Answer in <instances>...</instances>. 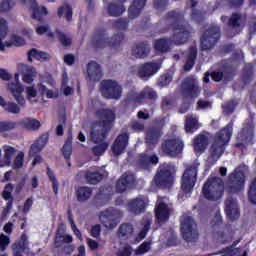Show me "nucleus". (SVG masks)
Here are the masks:
<instances>
[{
	"mask_svg": "<svg viewBox=\"0 0 256 256\" xmlns=\"http://www.w3.org/2000/svg\"><path fill=\"white\" fill-rule=\"evenodd\" d=\"M13 157H15L14 161H25V152L19 151L13 146H9V145L4 146L5 161H11Z\"/></svg>",
	"mask_w": 256,
	"mask_h": 256,
	"instance_id": "32",
	"label": "nucleus"
},
{
	"mask_svg": "<svg viewBox=\"0 0 256 256\" xmlns=\"http://www.w3.org/2000/svg\"><path fill=\"white\" fill-rule=\"evenodd\" d=\"M11 41L15 47H23L25 45L24 38L16 34L11 36Z\"/></svg>",
	"mask_w": 256,
	"mask_h": 256,
	"instance_id": "63",
	"label": "nucleus"
},
{
	"mask_svg": "<svg viewBox=\"0 0 256 256\" xmlns=\"http://www.w3.org/2000/svg\"><path fill=\"white\" fill-rule=\"evenodd\" d=\"M248 199L256 205V178L251 182L248 190Z\"/></svg>",
	"mask_w": 256,
	"mask_h": 256,
	"instance_id": "55",
	"label": "nucleus"
},
{
	"mask_svg": "<svg viewBox=\"0 0 256 256\" xmlns=\"http://www.w3.org/2000/svg\"><path fill=\"white\" fill-rule=\"evenodd\" d=\"M243 16L239 12H234L228 19L227 27L229 29H241V23H242Z\"/></svg>",
	"mask_w": 256,
	"mask_h": 256,
	"instance_id": "42",
	"label": "nucleus"
},
{
	"mask_svg": "<svg viewBox=\"0 0 256 256\" xmlns=\"http://www.w3.org/2000/svg\"><path fill=\"white\" fill-rule=\"evenodd\" d=\"M28 61L33 63V59L36 61H47L49 59V54L43 51H39L36 48H32L27 53Z\"/></svg>",
	"mask_w": 256,
	"mask_h": 256,
	"instance_id": "41",
	"label": "nucleus"
},
{
	"mask_svg": "<svg viewBox=\"0 0 256 256\" xmlns=\"http://www.w3.org/2000/svg\"><path fill=\"white\" fill-rule=\"evenodd\" d=\"M62 154L64 159H71V155L73 154V134L71 133L67 136L65 144L62 147Z\"/></svg>",
	"mask_w": 256,
	"mask_h": 256,
	"instance_id": "43",
	"label": "nucleus"
},
{
	"mask_svg": "<svg viewBox=\"0 0 256 256\" xmlns=\"http://www.w3.org/2000/svg\"><path fill=\"white\" fill-rule=\"evenodd\" d=\"M123 3L125 2H110L106 8L108 15L110 17H121L127 11Z\"/></svg>",
	"mask_w": 256,
	"mask_h": 256,
	"instance_id": "35",
	"label": "nucleus"
},
{
	"mask_svg": "<svg viewBox=\"0 0 256 256\" xmlns=\"http://www.w3.org/2000/svg\"><path fill=\"white\" fill-rule=\"evenodd\" d=\"M38 92L42 97L45 95L47 99H57L59 97V94H55L53 90L47 89V86L43 85V83L38 84Z\"/></svg>",
	"mask_w": 256,
	"mask_h": 256,
	"instance_id": "51",
	"label": "nucleus"
},
{
	"mask_svg": "<svg viewBox=\"0 0 256 256\" xmlns=\"http://www.w3.org/2000/svg\"><path fill=\"white\" fill-rule=\"evenodd\" d=\"M231 137H233V123L230 122L220 129L213 138L209 150L211 161H219L221 159V155L225 153V147L229 145Z\"/></svg>",
	"mask_w": 256,
	"mask_h": 256,
	"instance_id": "3",
	"label": "nucleus"
},
{
	"mask_svg": "<svg viewBox=\"0 0 256 256\" xmlns=\"http://www.w3.org/2000/svg\"><path fill=\"white\" fill-rule=\"evenodd\" d=\"M147 203L149 201L144 196H140L134 198L128 202V211L133 215H141V213H145V209H147Z\"/></svg>",
	"mask_w": 256,
	"mask_h": 256,
	"instance_id": "23",
	"label": "nucleus"
},
{
	"mask_svg": "<svg viewBox=\"0 0 256 256\" xmlns=\"http://www.w3.org/2000/svg\"><path fill=\"white\" fill-rule=\"evenodd\" d=\"M197 167H199V164L197 163L187 167L182 176L181 188L186 195H189L195 187L197 181Z\"/></svg>",
	"mask_w": 256,
	"mask_h": 256,
	"instance_id": "11",
	"label": "nucleus"
},
{
	"mask_svg": "<svg viewBox=\"0 0 256 256\" xmlns=\"http://www.w3.org/2000/svg\"><path fill=\"white\" fill-rule=\"evenodd\" d=\"M133 254V248L129 244L122 245L116 255L117 256H131Z\"/></svg>",
	"mask_w": 256,
	"mask_h": 256,
	"instance_id": "57",
	"label": "nucleus"
},
{
	"mask_svg": "<svg viewBox=\"0 0 256 256\" xmlns=\"http://www.w3.org/2000/svg\"><path fill=\"white\" fill-rule=\"evenodd\" d=\"M55 35L59 43H61L63 47H71V44L73 43V40L71 39V37L67 36L65 33L61 32V30L59 29L55 30Z\"/></svg>",
	"mask_w": 256,
	"mask_h": 256,
	"instance_id": "50",
	"label": "nucleus"
},
{
	"mask_svg": "<svg viewBox=\"0 0 256 256\" xmlns=\"http://www.w3.org/2000/svg\"><path fill=\"white\" fill-rule=\"evenodd\" d=\"M184 147L185 144L179 138L167 139L161 145L162 152L167 157H179L183 153Z\"/></svg>",
	"mask_w": 256,
	"mask_h": 256,
	"instance_id": "13",
	"label": "nucleus"
},
{
	"mask_svg": "<svg viewBox=\"0 0 256 256\" xmlns=\"http://www.w3.org/2000/svg\"><path fill=\"white\" fill-rule=\"evenodd\" d=\"M58 17H63L65 16L66 21H68V23H71V21H73V7H71V5L69 4H64L63 6H60L58 8Z\"/></svg>",
	"mask_w": 256,
	"mask_h": 256,
	"instance_id": "44",
	"label": "nucleus"
},
{
	"mask_svg": "<svg viewBox=\"0 0 256 256\" xmlns=\"http://www.w3.org/2000/svg\"><path fill=\"white\" fill-rule=\"evenodd\" d=\"M10 240L9 236H5V234L0 235V251L3 253L5 249L9 246Z\"/></svg>",
	"mask_w": 256,
	"mask_h": 256,
	"instance_id": "64",
	"label": "nucleus"
},
{
	"mask_svg": "<svg viewBox=\"0 0 256 256\" xmlns=\"http://www.w3.org/2000/svg\"><path fill=\"white\" fill-rule=\"evenodd\" d=\"M95 115L100 120L91 124L90 139L93 143H100L92 148V153L96 157H101L109 147V144L103 141L107 139L111 129H113L117 114L109 108H100L95 112Z\"/></svg>",
	"mask_w": 256,
	"mask_h": 256,
	"instance_id": "1",
	"label": "nucleus"
},
{
	"mask_svg": "<svg viewBox=\"0 0 256 256\" xmlns=\"http://www.w3.org/2000/svg\"><path fill=\"white\" fill-rule=\"evenodd\" d=\"M15 122H0V133H5L7 131H13L16 127Z\"/></svg>",
	"mask_w": 256,
	"mask_h": 256,
	"instance_id": "61",
	"label": "nucleus"
},
{
	"mask_svg": "<svg viewBox=\"0 0 256 256\" xmlns=\"http://www.w3.org/2000/svg\"><path fill=\"white\" fill-rule=\"evenodd\" d=\"M13 184H8L5 186L4 191L2 192V197L5 199V201H8L6 204V207L3 209L1 219L2 221H5L7 219V215H9V211L13 208Z\"/></svg>",
	"mask_w": 256,
	"mask_h": 256,
	"instance_id": "27",
	"label": "nucleus"
},
{
	"mask_svg": "<svg viewBox=\"0 0 256 256\" xmlns=\"http://www.w3.org/2000/svg\"><path fill=\"white\" fill-rule=\"evenodd\" d=\"M181 233L187 243H195L199 239V230L197 229V222L191 216L183 215L181 220Z\"/></svg>",
	"mask_w": 256,
	"mask_h": 256,
	"instance_id": "9",
	"label": "nucleus"
},
{
	"mask_svg": "<svg viewBox=\"0 0 256 256\" xmlns=\"http://www.w3.org/2000/svg\"><path fill=\"white\" fill-rule=\"evenodd\" d=\"M124 40L125 34L123 32H118L109 39L107 30L103 27H99L94 31L91 43L94 49H105V47L117 49V47H121V43H123Z\"/></svg>",
	"mask_w": 256,
	"mask_h": 256,
	"instance_id": "4",
	"label": "nucleus"
},
{
	"mask_svg": "<svg viewBox=\"0 0 256 256\" xmlns=\"http://www.w3.org/2000/svg\"><path fill=\"white\" fill-rule=\"evenodd\" d=\"M225 211L226 215L231 221H235V219H239V204L237 203V199L233 197H228L225 201Z\"/></svg>",
	"mask_w": 256,
	"mask_h": 256,
	"instance_id": "26",
	"label": "nucleus"
},
{
	"mask_svg": "<svg viewBox=\"0 0 256 256\" xmlns=\"http://www.w3.org/2000/svg\"><path fill=\"white\" fill-rule=\"evenodd\" d=\"M253 64L249 63L246 64L243 68V81L245 85H248V83H251V80L253 79V71H254Z\"/></svg>",
	"mask_w": 256,
	"mask_h": 256,
	"instance_id": "49",
	"label": "nucleus"
},
{
	"mask_svg": "<svg viewBox=\"0 0 256 256\" xmlns=\"http://www.w3.org/2000/svg\"><path fill=\"white\" fill-rule=\"evenodd\" d=\"M235 71L236 69L232 65H223L219 70L213 71L211 73V77L215 83H220V81L229 83V81H233V77H235Z\"/></svg>",
	"mask_w": 256,
	"mask_h": 256,
	"instance_id": "18",
	"label": "nucleus"
},
{
	"mask_svg": "<svg viewBox=\"0 0 256 256\" xmlns=\"http://www.w3.org/2000/svg\"><path fill=\"white\" fill-rule=\"evenodd\" d=\"M181 93L184 99H197L201 95V88L193 77H186L181 83Z\"/></svg>",
	"mask_w": 256,
	"mask_h": 256,
	"instance_id": "12",
	"label": "nucleus"
},
{
	"mask_svg": "<svg viewBox=\"0 0 256 256\" xmlns=\"http://www.w3.org/2000/svg\"><path fill=\"white\" fill-rule=\"evenodd\" d=\"M159 69H161V64L157 62H146L138 68V77H140V79L153 77Z\"/></svg>",
	"mask_w": 256,
	"mask_h": 256,
	"instance_id": "25",
	"label": "nucleus"
},
{
	"mask_svg": "<svg viewBox=\"0 0 256 256\" xmlns=\"http://www.w3.org/2000/svg\"><path fill=\"white\" fill-rule=\"evenodd\" d=\"M205 11L198 10L197 8H193L191 10V19L196 23H203L205 21Z\"/></svg>",
	"mask_w": 256,
	"mask_h": 256,
	"instance_id": "52",
	"label": "nucleus"
},
{
	"mask_svg": "<svg viewBox=\"0 0 256 256\" xmlns=\"http://www.w3.org/2000/svg\"><path fill=\"white\" fill-rule=\"evenodd\" d=\"M7 33H9L7 20H5V18H0V51H5V44H3V39L7 37Z\"/></svg>",
	"mask_w": 256,
	"mask_h": 256,
	"instance_id": "46",
	"label": "nucleus"
},
{
	"mask_svg": "<svg viewBox=\"0 0 256 256\" xmlns=\"http://www.w3.org/2000/svg\"><path fill=\"white\" fill-rule=\"evenodd\" d=\"M162 135L163 131H161V128H157L155 126L150 127L146 133V143L155 147V145L159 143Z\"/></svg>",
	"mask_w": 256,
	"mask_h": 256,
	"instance_id": "34",
	"label": "nucleus"
},
{
	"mask_svg": "<svg viewBox=\"0 0 256 256\" xmlns=\"http://www.w3.org/2000/svg\"><path fill=\"white\" fill-rule=\"evenodd\" d=\"M15 7V0H2L0 2V12L7 13V11H11Z\"/></svg>",
	"mask_w": 256,
	"mask_h": 256,
	"instance_id": "54",
	"label": "nucleus"
},
{
	"mask_svg": "<svg viewBox=\"0 0 256 256\" xmlns=\"http://www.w3.org/2000/svg\"><path fill=\"white\" fill-rule=\"evenodd\" d=\"M134 183L135 176L133 174L124 173L116 183V191L118 193H125Z\"/></svg>",
	"mask_w": 256,
	"mask_h": 256,
	"instance_id": "30",
	"label": "nucleus"
},
{
	"mask_svg": "<svg viewBox=\"0 0 256 256\" xmlns=\"http://www.w3.org/2000/svg\"><path fill=\"white\" fill-rule=\"evenodd\" d=\"M72 243L73 236L69 234H61V232L57 231L54 241L55 249H61L63 253L71 255V253L75 251V246H73Z\"/></svg>",
	"mask_w": 256,
	"mask_h": 256,
	"instance_id": "16",
	"label": "nucleus"
},
{
	"mask_svg": "<svg viewBox=\"0 0 256 256\" xmlns=\"http://www.w3.org/2000/svg\"><path fill=\"white\" fill-rule=\"evenodd\" d=\"M91 195H93V189H91V187L81 186L76 190L77 201L80 203L89 201V199H91Z\"/></svg>",
	"mask_w": 256,
	"mask_h": 256,
	"instance_id": "39",
	"label": "nucleus"
},
{
	"mask_svg": "<svg viewBox=\"0 0 256 256\" xmlns=\"http://www.w3.org/2000/svg\"><path fill=\"white\" fill-rule=\"evenodd\" d=\"M127 101L128 103H141L142 98H141V92L136 93V92H130L127 94Z\"/></svg>",
	"mask_w": 256,
	"mask_h": 256,
	"instance_id": "62",
	"label": "nucleus"
},
{
	"mask_svg": "<svg viewBox=\"0 0 256 256\" xmlns=\"http://www.w3.org/2000/svg\"><path fill=\"white\" fill-rule=\"evenodd\" d=\"M155 213L158 223H165L166 221H169L171 209L161 197L157 200Z\"/></svg>",
	"mask_w": 256,
	"mask_h": 256,
	"instance_id": "24",
	"label": "nucleus"
},
{
	"mask_svg": "<svg viewBox=\"0 0 256 256\" xmlns=\"http://www.w3.org/2000/svg\"><path fill=\"white\" fill-rule=\"evenodd\" d=\"M7 33H9L7 20H5V18H0V51H5V44H3V39L7 37Z\"/></svg>",
	"mask_w": 256,
	"mask_h": 256,
	"instance_id": "45",
	"label": "nucleus"
},
{
	"mask_svg": "<svg viewBox=\"0 0 256 256\" xmlns=\"http://www.w3.org/2000/svg\"><path fill=\"white\" fill-rule=\"evenodd\" d=\"M123 213L117 209H107L100 213V221L106 229H115Z\"/></svg>",
	"mask_w": 256,
	"mask_h": 256,
	"instance_id": "14",
	"label": "nucleus"
},
{
	"mask_svg": "<svg viewBox=\"0 0 256 256\" xmlns=\"http://www.w3.org/2000/svg\"><path fill=\"white\" fill-rule=\"evenodd\" d=\"M154 50L156 53H169L171 51V45L169 44V39L159 38L154 41Z\"/></svg>",
	"mask_w": 256,
	"mask_h": 256,
	"instance_id": "40",
	"label": "nucleus"
},
{
	"mask_svg": "<svg viewBox=\"0 0 256 256\" xmlns=\"http://www.w3.org/2000/svg\"><path fill=\"white\" fill-rule=\"evenodd\" d=\"M142 101L144 99H150L151 101H155L157 99V92L152 88H144L143 91L140 92Z\"/></svg>",
	"mask_w": 256,
	"mask_h": 256,
	"instance_id": "53",
	"label": "nucleus"
},
{
	"mask_svg": "<svg viewBox=\"0 0 256 256\" xmlns=\"http://www.w3.org/2000/svg\"><path fill=\"white\" fill-rule=\"evenodd\" d=\"M100 92L104 99H121L123 88L116 80L106 79L100 82Z\"/></svg>",
	"mask_w": 256,
	"mask_h": 256,
	"instance_id": "10",
	"label": "nucleus"
},
{
	"mask_svg": "<svg viewBox=\"0 0 256 256\" xmlns=\"http://www.w3.org/2000/svg\"><path fill=\"white\" fill-rule=\"evenodd\" d=\"M135 228L131 223H123L119 226L117 236L121 241H128L133 239Z\"/></svg>",
	"mask_w": 256,
	"mask_h": 256,
	"instance_id": "33",
	"label": "nucleus"
},
{
	"mask_svg": "<svg viewBox=\"0 0 256 256\" xmlns=\"http://www.w3.org/2000/svg\"><path fill=\"white\" fill-rule=\"evenodd\" d=\"M128 145H129V133L125 132V133L119 134L116 137L111 147L113 155H115L116 157H118V155H123Z\"/></svg>",
	"mask_w": 256,
	"mask_h": 256,
	"instance_id": "21",
	"label": "nucleus"
},
{
	"mask_svg": "<svg viewBox=\"0 0 256 256\" xmlns=\"http://www.w3.org/2000/svg\"><path fill=\"white\" fill-rule=\"evenodd\" d=\"M21 125L28 131H37L41 127V122L37 119L26 118L22 120Z\"/></svg>",
	"mask_w": 256,
	"mask_h": 256,
	"instance_id": "47",
	"label": "nucleus"
},
{
	"mask_svg": "<svg viewBox=\"0 0 256 256\" xmlns=\"http://www.w3.org/2000/svg\"><path fill=\"white\" fill-rule=\"evenodd\" d=\"M0 107H3L4 111H7L8 113H12L13 115H19V113H21V107L25 106H21L19 105V103L17 104L15 102H7L5 101V98L0 96Z\"/></svg>",
	"mask_w": 256,
	"mask_h": 256,
	"instance_id": "36",
	"label": "nucleus"
},
{
	"mask_svg": "<svg viewBox=\"0 0 256 256\" xmlns=\"http://www.w3.org/2000/svg\"><path fill=\"white\" fill-rule=\"evenodd\" d=\"M192 147L197 157L203 155L207 151V147H209V136L202 133L196 135L192 140Z\"/></svg>",
	"mask_w": 256,
	"mask_h": 256,
	"instance_id": "22",
	"label": "nucleus"
},
{
	"mask_svg": "<svg viewBox=\"0 0 256 256\" xmlns=\"http://www.w3.org/2000/svg\"><path fill=\"white\" fill-rule=\"evenodd\" d=\"M253 137V127L249 125L243 127L236 137L235 147L243 151V149H246L247 145L253 141Z\"/></svg>",
	"mask_w": 256,
	"mask_h": 256,
	"instance_id": "20",
	"label": "nucleus"
},
{
	"mask_svg": "<svg viewBox=\"0 0 256 256\" xmlns=\"http://www.w3.org/2000/svg\"><path fill=\"white\" fill-rule=\"evenodd\" d=\"M200 127H201V124H199V119H197V117H193V116L186 117L185 124H184V129L186 133L193 135V133H196Z\"/></svg>",
	"mask_w": 256,
	"mask_h": 256,
	"instance_id": "37",
	"label": "nucleus"
},
{
	"mask_svg": "<svg viewBox=\"0 0 256 256\" xmlns=\"http://www.w3.org/2000/svg\"><path fill=\"white\" fill-rule=\"evenodd\" d=\"M245 189V173L237 168L229 176L228 191L229 193H239Z\"/></svg>",
	"mask_w": 256,
	"mask_h": 256,
	"instance_id": "15",
	"label": "nucleus"
},
{
	"mask_svg": "<svg viewBox=\"0 0 256 256\" xmlns=\"http://www.w3.org/2000/svg\"><path fill=\"white\" fill-rule=\"evenodd\" d=\"M151 53V45H149V41L145 40L139 42L132 48V55L136 57V59H147Z\"/></svg>",
	"mask_w": 256,
	"mask_h": 256,
	"instance_id": "28",
	"label": "nucleus"
},
{
	"mask_svg": "<svg viewBox=\"0 0 256 256\" xmlns=\"http://www.w3.org/2000/svg\"><path fill=\"white\" fill-rule=\"evenodd\" d=\"M49 143V133L42 134L30 147L29 157L33 161H41V151Z\"/></svg>",
	"mask_w": 256,
	"mask_h": 256,
	"instance_id": "19",
	"label": "nucleus"
},
{
	"mask_svg": "<svg viewBox=\"0 0 256 256\" xmlns=\"http://www.w3.org/2000/svg\"><path fill=\"white\" fill-rule=\"evenodd\" d=\"M150 250L151 242H144L135 250V255H145V253H149Z\"/></svg>",
	"mask_w": 256,
	"mask_h": 256,
	"instance_id": "58",
	"label": "nucleus"
},
{
	"mask_svg": "<svg viewBox=\"0 0 256 256\" xmlns=\"http://www.w3.org/2000/svg\"><path fill=\"white\" fill-rule=\"evenodd\" d=\"M184 19L185 14H183L179 9L169 11L164 17L166 25H169L172 31H174L172 36V42L174 45H185L191 36L189 25L181 24Z\"/></svg>",
	"mask_w": 256,
	"mask_h": 256,
	"instance_id": "2",
	"label": "nucleus"
},
{
	"mask_svg": "<svg viewBox=\"0 0 256 256\" xmlns=\"http://www.w3.org/2000/svg\"><path fill=\"white\" fill-rule=\"evenodd\" d=\"M224 191L225 184L219 177L208 179L202 188V193L208 201H219L223 197Z\"/></svg>",
	"mask_w": 256,
	"mask_h": 256,
	"instance_id": "7",
	"label": "nucleus"
},
{
	"mask_svg": "<svg viewBox=\"0 0 256 256\" xmlns=\"http://www.w3.org/2000/svg\"><path fill=\"white\" fill-rule=\"evenodd\" d=\"M103 180V175L97 171H87L86 172V181L90 185H97V183Z\"/></svg>",
	"mask_w": 256,
	"mask_h": 256,
	"instance_id": "48",
	"label": "nucleus"
},
{
	"mask_svg": "<svg viewBox=\"0 0 256 256\" xmlns=\"http://www.w3.org/2000/svg\"><path fill=\"white\" fill-rule=\"evenodd\" d=\"M15 82L8 83L7 89L10 91L11 95L14 97L15 101L22 107H25V97H23V91L25 87L19 82V73L14 75Z\"/></svg>",
	"mask_w": 256,
	"mask_h": 256,
	"instance_id": "17",
	"label": "nucleus"
},
{
	"mask_svg": "<svg viewBox=\"0 0 256 256\" xmlns=\"http://www.w3.org/2000/svg\"><path fill=\"white\" fill-rule=\"evenodd\" d=\"M221 39V28L219 26H210L200 37L201 51H211Z\"/></svg>",
	"mask_w": 256,
	"mask_h": 256,
	"instance_id": "8",
	"label": "nucleus"
},
{
	"mask_svg": "<svg viewBox=\"0 0 256 256\" xmlns=\"http://www.w3.org/2000/svg\"><path fill=\"white\" fill-rule=\"evenodd\" d=\"M87 75L90 81L97 83L101 81L103 77V70H101V65L95 61H90L87 65Z\"/></svg>",
	"mask_w": 256,
	"mask_h": 256,
	"instance_id": "29",
	"label": "nucleus"
},
{
	"mask_svg": "<svg viewBox=\"0 0 256 256\" xmlns=\"http://www.w3.org/2000/svg\"><path fill=\"white\" fill-rule=\"evenodd\" d=\"M23 3L27 2L28 0H22ZM32 2V18L36 19V21H39V23H43L45 15H48L49 11H47V7L42 6L39 7V4L37 3V0H30Z\"/></svg>",
	"mask_w": 256,
	"mask_h": 256,
	"instance_id": "31",
	"label": "nucleus"
},
{
	"mask_svg": "<svg viewBox=\"0 0 256 256\" xmlns=\"http://www.w3.org/2000/svg\"><path fill=\"white\" fill-rule=\"evenodd\" d=\"M197 61V47L191 46L186 56V62L184 64V71H191Z\"/></svg>",
	"mask_w": 256,
	"mask_h": 256,
	"instance_id": "38",
	"label": "nucleus"
},
{
	"mask_svg": "<svg viewBox=\"0 0 256 256\" xmlns=\"http://www.w3.org/2000/svg\"><path fill=\"white\" fill-rule=\"evenodd\" d=\"M177 168L175 165L164 163L160 166L154 176V183L160 189H171L175 183Z\"/></svg>",
	"mask_w": 256,
	"mask_h": 256,
	"instance_id": "5",
	"label": "nucleus"
},
{
	"mask_svg": "<svg viewBox=\"0 0 256 256\" xmlns=\"http://www.w3.org/2000/svg\"><path fill=\"white\" fill-rule=\"evenodd\" d=\"M171 81H173V75L165 73L159 77L158 85L159 87H167Z\"/></svg>",
	"mask_w": 256,
	"mask_h": 256,
	"instance_id": "56",
	"label": "nucleus"
},
{
	"mask_svg": "<svg viewBox=\"0 0 256 256\" xmlns=\"http://www.w3.org/2000/svg\"><path fill=\"white\" fill-rule=\"evenodd\" d=\"M169 5V0H153V6L156 11H165Z\"/></svg>",
	"mask_w": 256,
	"mask_h": 256,
	"instance_id": "59",
	"label": "nucleus"
},
{
	"mask_svg": "<svg viewBox=\"0 0 256 256\" xmlns=\"http://www.w3.org/2000/svg\"><path fill=\"white\" fill-rule=\"evenodd\" d=\"M130 129L133 133H143L145 131V124L134 121L130 124Z\"/></svg>",
	"mask_w": 256,
	"mask_h": 256,
	"instance_id": "60",
	"label": "nucleus"
},
{
	"mask_svg": "<svg viewBox=\"0 0 256 256\" xmlns=\"http://www.w3.org/2000/svg\"><path fill=\"white\" fill-rule=\"evenodd\" d=\"M147 0H133L128 8V18H119L113 22V27L117 31H127L129 29V19H137L141 15V11L145 9Z\"/></svg>",
	"mask_w": 256,
	"mask_h": 256,
	"instance_id": "6",
	"label": "nucleus"
}]
</instances>
